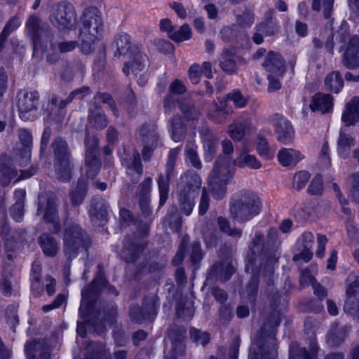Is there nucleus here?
Segmentation results:
<instances>
[{
	"instance_id": "nucleus-1",
	"label": "nucleus",
	"mask_w": 359,
	"mask_h": 359,
	"mask_svg": "<svg viewBox=\"0 0 359 359\" xmlns=\"http://www.w3.org/2000/svg\"><path fill=\"white\" fill-rule=\"evenodd\" d=\"M281 241L277 229L271 228L266 236L257 231L249 245L245 271L252 274L243 297L255 305L259 288V276L262 274L268 286L274 284V266L280 257Z\"/></svg>"
},
{
	"instance_id": "nucleus-2",
	"label": "nucleus",
	"mask_w": 359,
	"mask_h": 359,
	"mask_svg": "<svg viewBox=\"0 0 359 359\" xmlns=\"http://www.w3.org/2000/svg\"><path fill=\"white\" fill-rule=\"evenodd\" d=\"M98 290L95 285L90 289L82 290L79 314L83 321L77 323L76 329L78 334L82 337H86L87 329L89 332L101 334L106 323L112 325L115 323L116 311L112 304L93 303Z\"/></svg>"
},
{
	"instance_id": "nucleus-3",
	"label": "nucleus",
	"mask_w": 359,
	"mask_h": 359,
	"mask_svg": "<svg viewBox=\"0 0 359 359\" xmlns=\"http://www.w3.org/2000/svg\"><path fill=\"white\" fill-rule=\"evenodd\" d=\"M280 313L273 312L257 333L249 357L252 359H276L277 349L273 329L280 323Z\"/></svg>"
},
{
	"instance_id": "nucleus-4",
	"label": "nucleus",
	"mask_w": 359,
	"mask_h": 359,
	"mask_svg": "<svg viewBox=\"0 0 359 359\" xmlns=\"http://www.w3.org/2000/svg\"><path fill=\"white\" fill-rule=\"evenodd\" d=\"M147 246V241L137 233L127 235L123 241L121 258L128 264L125 274L129 279L138 280L146 271L144 262L135 263L141 257Z\"/></svg>"
},
{
	"instance_id": "nucleus-5",
	"label": "nucleus",
	"mask_w": 359,
	"mask_h": 359,
	"mask_svg": "<svg viewBox=\"0 0 359 359\" xmlns=\"http://www.w3.org/2000/svg\"><path fill=\"white\" fill-rule=\"evenodd\" d=\"M81 21V49L83 53L88 55L91 53L93 45L104 29L101 13L95 6L88 7L83 11Z\"/></svg>"
},
{
	"instance_id": "nucleus-6",
	"label": "nucleus",
	"mask_w": 359,
	"mask_h": 359,
	"mask_svg": "<svg viewBox=\"0 0 359 359\" xmlns=\"http://www.w3.org/2000/svg\"><path fill=\"white\" fill-rule=\"evenodd\" d=\"M201 179L195 172L188 171L180 178L177 187V196L180 212L189 216L191 214L195 206V198L198 196Z\"/></svg>"
},
{
	"instance_id": "nucleus-7",
	"label": "nucleus",
	"mask_w": 359,
	"mask_h": 359,
	"mask_svg": "<svg viewBox=\"0 0 359 359\" xmlns=\"http://www.w3.org/2000/svg\"><path fill=\"white\" fill-rule=\"evenodd\" d=\"M262 203L254 192L247 190L236 194L230 205V212L233 219L245 223L260 213Z\"/></svg>"
},
{
	"instance_id": "nucleus-8",
	"label": "nucleus",
	"mask_w": 359,
	"mask_h": 359,
	"mask_svg": "<svg viewBox=\"0 0 359 359\" xmlns=\"http://www.w3.org/2000/svg\"><path fill=\"white\" fill-rule=\"evenodd\" d=\"M235 173V168L229 157L219 156L208 176V186L213 196L220 200L226 193V185Z\"/></svg>"
},
{
	"instance_id": "nucleus-9",
	"label": "nucleus",
	"mask_w": 359,
	"mask_h": 359,
	"mask_svg": "<svg viewBox=\"0 0 359 359\" xmlns=\"http://www.w3.org/2000/svg\"><path fill=\"white\" fill-rule=\"evenodd\" d=\"M63 251L69 262L75 258L81 248L87 250L90 239L86 232L77 224L65 225L63 233Z\"/></svg>"
},
{
	"instance_id": "nucleus-10",
	"label": "nucleus",
	"mask_w": 359,
	"mask_h": 359,
	"mask_svg": "<svg viewBox=\"0 0 359 359\" xmlns=\"http://www.w3.org/2000/svg\"><path fill=\"white\" fill-rule=\"evenodd\" d=\"M51 149L57 178L62 182L69 181L72 177V154L67 141L62 137H56L51 143Z\"/></svg>"
},
{
	"instance_id": "nucleus-11",
	"label": "nucleus",
	"mask_w": 359,
	"mask_h": 359,
	"mask_svg": "<svg viewBox=\"0 0 359 359\" xmlns=\"http://www.w3.org/2000/svg\"><path fill=\"white\" fill-rule=\"evenodd\" d=\"M37 215L44 211L43 220L46 223L53 224L52 231L57 234L61 229L57 210V196L52 193L41 192L38 196Z\"/></svg>"
},
{
	"instance_id": "nucleus-12",
	"label": "nucleus",
	"mask_w": 359,
	"mask_h": 359,
	"mask_svg": "<svg viewBox=\"0 0 359 359\" xmlns=\"http://www.w3.org/2000/svg\"><path fill=\"white\" fill-rule=\"evenodd\" d=\"M37 170V166L32 165L28 170H20L18 176V172L13 165V158L4 153L0 155V184L4 187L8 186L13 180L16 182L31 177L36 173Z\"/></svg>"
},
{
	"instance_id": "nucleus-13",
	"label": "nucleus",
	"mask_w": 359,
	"mask_h": 359,
	"mask_svg": "<svg viewBox=\"0 0 359 359\" xmlns=\"http://www.w3.org/2000/svg\"><path fill=\"white\" fill-rule=\"evenodd\" d=\"M39 104L37 91L21 90L18 94V108L20 118L24 121H33Z\"/></svg>"
},
{
	"instance_id": "nucleus-14",
	"label": "nucleus",
	"mask_w": 359,
	"mask_h": 359,
	"mask_svg": "<svg viewBox=\"0 0 359 359\" xmlns=\"http://www.w3.org/2000/svg\"><path fill=\"white\" fill-rule=\"evenodd\" d=\"M180 148L177 147L170 151L166 163L165 175L162 173L158 177V188L159 191V206L162 207L168 198L169 183L174 175L175 161L180 153Z\"/></svg>"
},
{
	"instance_id": "nucleus-15",
	"label": "nucleus",
	"mask_w": 359,
	"mask_h": 359,
	"mask_svg": "<svg viewBox=\"0 0 359 359\" xmlns=\"http://www.w3.org/2000/svg\"><path fill=\"white\" fill-rule=\"evenodd\" d=\"M50 20L60 30L72 29L76 22L74 6L69 3L60 2L53 10Z\"/></svg>"
},
{
	"instance_id": "nucleus-16",
	"label": "nucleus",
	"mask_w": 359,
	"mask_h": 359,
	"mask_svg": "<svg viewBox=\"0 0 359 359\" xmlns=\"http://www.w3.org/2000/svg\"><path fill=\"white\" fill-rule=\"evenodd\" d=\"M159 304L158 298L154 296L146 298L142 307L137 305L132 306L129 312L131 320L137 324L153 320L157 313Z\"/></svg>"
},
{
	"instance_id": "nucleus-17",
	"label": "nucleus",
	"mask_w": 359,
	"mask_h": 359,
	"mask_svg": "<svg viewBox=\"0 0 359 359\" xmlns=\"http://www.w3.org/2000/svg\"><path fill=\"white\" fill-rule=\"evenodd\" d=\"M138 133L143 146V158L149 161L159 142L157 126L155 124H143L139 128Z\"/></svg>"
},
{
	"instance_id": "nucleus-18",
	"label": "nucleus",
	"mask_w": 359,
	"mask_h": 359,
	"mask_svg": "<svg viewBox=\"0 0 359 359\" xmlns=\"http://www.w3.org/2000/svg\"><path fill=\"white\" fill-rule=\"evenodd\" d=\"M26 27L28 34L31 36L34 43H41L53 40V34L49 25L43 22L35 15H31L27 22Z\"/></svg>"
},
{
	"instance_id": "nucleus-19",
	"label": "nucleus",
	"mask_w": 359,
	"mask_h": 359,
	"mask_svg": "<svg viewBox=\"0 0 359 359\" xmlns=\"http://www.w3.org/2000/svg\"><path fill=\"white\" fill-rule=\"evenodd\" d=\"M350 283L346 290L344 311L359 322V276H348Z\"/></svg>"
},
{
	"instance_id": "nucleus-20",
	"label": "nucleus",
	"mask_w": 359,
	"mask_h": 359,
	"mask_svg": "<svg viewBox=\"0 0 359 359\" xmlns=\"http://www.w3.org/2000/svg\"><path fill=\"white\" fill-rule=\"evenodd\" d=\"M269 121L273 127L277 140L283 143L288 144L293 141L294 131L290 122L283 115L275 114L269 117Z\"/></svg>"
},
{
	"instance_id": "nucleus-21",
	"label": "nucleus",
	"mask_w": 359,
	"mask_h": 359,
	"mask_svg": "<svg viewBox=\"0 0 359 359\" xmlns=\"http://www.w3.org/2000/svg\"><path fill=\"white\" fill-rule=\"evenodd\" d=\"M359 36H352L341 57V64L348 69H356L359 67Z\"/></svg>"
},
{
	"instance_id": "nucleus-22",
	"label": "nucleus",
	"mask_w": 359,
	"mask_h": 359,
	"mask_svg": "<svg viewBox=\"0 0 359 359\" xmlns=\"http://www.w3.org/2000/svg\"><path fill=\"white\" fill-rule=\"evenodd\" d=\"M314 243V236L309 231L304 232L298 238L297 248L299 252L293 257V261L297 262L303 260L309 262L313 257L312 248Z\"/></svg>"
},
{
	"instance_id": "nucleus-23",
	"label": "nucleus",
	"mask_w": 359,
	"mask_h": 359,
	"mask_svg": "<svg viewBox=\"0 0 359 359\" xmlns=\"http://www.w3.org/2000/svg\"><path fill=\"white\" fill-rule=\"evenodd\" d=\"M245 63L244 59L236 55L235 48H224L219 58L220 68L228 74H235L238 72V64Z\"/></svg>"
},
{
	"instance_id": "nucleus-24",
	"label": "nucleus",
	"mask_w": 359,
	"mask_h": 359,
	"mask_svg": "<svg viewBox=\"0 0 359 359\" xmlns=\"http://www.w3.org/2000/svg\"><path fill=\"white\" fill-rule=\"evenodd\" d=\"M74 100L73 95L69 94L66 99H60L53 95L50 101V107L48 109V120L60 123L65 115V107Z\"/></svg>"
},
{
	"instance_id": "nucleus-25",
	"label": "nucleus",
	"mask_w": 359,
	"mask_h": 359,
	"mask_svg": "<svg viewBox=\"0 0 359 359\" xmlns=\"http://www.w3.org/2000/svg\"><path fill=\"white\" fill-rule=\"evenodd\" d=\"M109 205L107 201L100 196H95L91 199L89 210L91 221L99 225L107 222Z\"/></svg>"
},
{
	"instance_id": "nucleus-26",
	"label": "nucleus",
	"mask_w": 359,
	"mask_h": 359,
	"mask_svg": "<svg viewBox=\"0 0 359 359\" xmlns=\"http://www.w3.org/2000/svg\"><path fill=\"white\" fill-rule=\"evenodd\" d=\"M263 67L269 74L281 76L285 72V61L278 53L269 51L263 63Z\"/></svg>"
},
{
	"instance_id": "nucleus-27",
	"label": "nucleus",
	"mask_w": 359,
	"mask_h": 359,
	"mask_svg": "<svg viewBox=\"0 0 359 359\" xmlns=\"http://www.w3.org/2000/svg\"><path fill=\"white\" fill-rule=\"evenodd\" d=\"M232 113L233 110L228 107L226 100L214 101L209 110L208 117L216 123H223Z\"/></svg>"
},
{
	"instance_id": "nucleus-28",
	"label": "nucleus",
	"mask_w": 359,
	"mask_h": 359,
	"mask_svg": "<svg viewBox=\"0 0 359 359\" xmlns=\"http://www.w3.org/2000/svg\"><path fill=\"white\" fill-rule=\"evenodd\" d=\"M25 353L27 359H34L39 356V359H49L50 357L48 346L42 340H34L27 343L25 345Z\"/></svg>"
},
{
	"instance_id": "nucleus-29",
	"label": "nucleus",
	"mask_w": 359,
	"mask_h": 359,
	"mask_svg": "<svg viewBox=\"0 0 359 359\" xmlns=\"http://www.w3.org/2000/svg\"><path fill=\"white\" fill-rule=\"evenodd\" d=\"M341 121L346 127L353 126L359 121V97H354L346 104Z\"/></svg>"
},
{
	"instance_id": "nucleus-30",
	"label": "nucleus",
	"mask_w": 359,
	"mask_h": 359,
	"mask_svg": "<svg viewBox=\"0 0 359 359\" xmlns=\"http://www.w3.org/2000/svg\"><path fill=\"white\" fill-rule=\"evenodd\" d=\"M97 269H98V271H97V272L96 273V276L94 278V280H93V282L91 283L90 285L88 286V287L84 288L83 290L90 289V288H91L92 287H93L95 285V288H98L99 290H98V292H97V294L95 296V299L93 300V303H95L97 302H101V303H102L104 304H112L114 306V307H115L116 311L117 312L116 307V306H115V304L114 303H112V302H106L97 299V296H98L99 293L100 292L102 287H107L108 290H109V292L114 294L115 296H118V291L116 290V289L114 286L107 285V280L105 279V278H104V276L103 275L102 266L101 264H98Z\"/></svg>"
},
{
	"instance_id": "nucleus-31",
	"label": "nucleus",
	"mask_w": 359,
	"mask_h": 359,
	"mask_svg": "<svg viewBox=\"0 0 359 359\" xmlns=\"http://www.w3.org/2000/svg\"><path fill=\"white\" fill-rule=\"evenodd\" d=\"M318 347L311 343L309 351L305 347H300L297 342H292L289 350V359H316Z\"/></svg>"
},
{
	"instance_id": "nucleus-32",
	"label": "nucleus",
	"mask_w": 359,
	"mask_h": 359,
	"mask_svg": "<svg viewBox=\"0 0 359 359\" xmlns=\"http://www.w3.org/2000/svg\"><path fill=\"white\" fill-rule=\"evenodd\" d=\"M332 102L333 97L331 95L318 93L313 96L309 107L313 111H319L325 114L332 110Z\"/></svg>"
},
{
	"instance_id": "nucleus-33",
	"label": "nucleus",
	"mask_w": 359,
	"mask_h": 359,
	"mask_svg": "<svg viewBox=\"0 0 359 359\" xmlns=\"http://www.w3.org/2000/svg\"><path fill=\"white\" fill-rule=\"evenodd\" d=\"M350 330L349 325H339L338 323H333L327 334V342L332 346H339L344 341Z\"/></svg>"
},
{
	"instance_id": "nucleus-34",
	"label": "nucleus",
	"mask_w": 359,
	"mask_h": 359,
	"mask_svg": "<svg viewBox=\"0 0 359 359\" xmlns=\"http://www.w3.org/2000/svg\"><path fill=\"white\" fill-rule=\"evenodd\" d=\"M355 144V139L350 134L346 133L345 128H341L337 141V150L340 156L346 158Z\"/></svg>"
},
{
	"instance_id": "nucleus-35",
	"label": "nucleus",
	"mask_w": 359,
	"mask_h": 359,
	"mask_svg": "<svg viewBox=\"0 0 359 359\" xmlns=\"http://www.w3.org/2000/svg\"><path fill=\"white\" fill-rule=\"evenodd\" d=\"M274 11L269 10L264 15V20L257 26V32L264 34L265 36L274 35L278 31V26L274 18Z\"/></svg>"
},
{
	"instance_id": "nucleus-36",
	"label": "nucleus",
	"mask_w": 359,
	"mask_h": 359,
	"mask_svg": "<svg viewBox=\"0 0 359 359\" xmlns=\"http://www.w3.org/2000/svg\"><path fill=\"white\" fill-rule=\"evenodd\" d=\"M43 252L48 257H54L59 250V244L56 239L50 233H43L39 238Z\"/></svg>"
},
{
	"instance_id": "nucleus-37",
	"label": "nucleus",
	"mask_w": 359,
	"mask_h": 359,
	"mask_svg": "<svg viewBox=\"0 0 359 359\" xmlns=\"http://www.w3.org/2000/svg\"><path fill=\"white\" fill-rule=\"evenodd\" d=\"M252 123L248 119L239 118L229 126L230 136L236 140H241L250 131Z\"/></svg>"
},
{
	"instance_id": "nucleus-38",
	"label": "nucleus",
	"mask_w": 359,
	"mask_h": 359,
	"mask_svg": "<svg viewBox=\"0 0 359 359\" xmlns=\"http://www.w3.org/2000/svg\"><path fill=\"white\" fill-rule=\"evenodd\" d=\"M147 56L140 53L133 55L132 61L126 62L123 67V72L126 75L130 74V70L133 74L137 75L139 72L143 71L146 67Z\"/></svg>"
},
{
	"instance_id": "nucleus-39",
	"label": "nucleus",
	"mask_w": 359,
	"mask_h": 359,
	"mask_svg": "<svg viewBox=\"0 0 359 359\" xmlns=\"http://www.w3.org/2000/svg\"><path fill=\"white\" fill-rule=\"evenodd\" d=\"M88 191V182L84 179H79L76 185L69 192L70 201L74 206L80 205L86 198Z\"/></svg>"
},
{
	"instance_id": "nucleus-40",
	"label": "nucleus",
	"mask_w": 359,
	"mask_h": 359,
	"mask_svg": "<svg viewBox=\"0 0 359 359\" xmlns=\"http://www.w3.org/2000/svg\"><path fill=\"white\" fill-rule=\"evenodd\" d=\"M325 90L334 93H339L344 87V79L339 71H333L324 79Z\"/></svg>"
},
{
	"instance_id": "nucleus-41",
	"label": "nucleus",
	"mask_w": 359,
	"mask_h": 359,
	"mask_svg": "<svg viewBox=\"0 0 359 359\" xmlns=\"http://www.w3.org/2000/svg\"><path fill=\"white\" fill-rule=\"evenodd\" d=\"M122 163L127 167V173L131 176V180L137 183L143 172V168L141 163V158L138 153L134 154L131 162L126 163V160H122Z\"/></svg>"
},
{
	"instance_id": "nucleus-42",
	"label": "nucleus",
	"mask_w": 359,
	"mask_h": 359,
	"mask_svg": "<svg viewBox=\"0 0 359 359\" xmlns=\"http://www.w3.org/2000/svg\"><path fill=\"white\" fill-rule=\"evenodd\" d=\"M302 158L299 151L292 149H282L278 151V159L283 166L296 165Z\"/></svg>"
},
{
	"instance_id": "nucleus-43",
	"label": "nucleus",
	"mask_w": 359,
	"mask_h": 359,
	"mask_svg": "<svg viewBox=\"0 0 359 359\" xmlns=\"http://www.w3.org/2000/svg\"><path fill=\"white\" fill-rule=\"evenodd\" d=\"M170 126L171 137L175 142H180L185 137L186 127L180 116H174L170 120Z\"/></svg>"
},
{
	"instance_id": "nucleus-44",
	"label": "nucleus",
	"mask_w": 359,
	"mask_h": 359,
	"mask_svg": "<svg viewBox=\"0 0 359 359\" xmlns=\"http://www.w3.org/2000/svg\"><path fill=\"white\" fill-rule=\"evenodd\" d=\"M88 121L90 126L97 130H103L109 123L105 114L98 108L89 111Z\"/></svg>"
},
{
	"instance_id": "nucleus-45",
	"label": "nucleus",
	"mask_w": 359,
	"mask_h": 359,
	"mask_svg": "<svg viewBox=\"0 0 359 359\" xmlns=\"http://www.w3.org/2000/svg\"><path fill=\"white\" fill-rule=\"evenodd\" d=\"M116 51L114 56L119 57L121 55H126L129 53L131 47L130 37L126 33H120L115 38Z\"/></svg>"
},
{
	"instance_id": "nucleus-46",
	"label": "nucleus",
	"mask_w": 359,
	"mask_h": 359,
	"mask_svg": "<svg viewBox=\"0 0 359 359\" xmlns=\"http://www.w3.org/2000/svg\"><path fill=\"white\" fill-rule=\"evenodd\" d=\"M4 195V192L0 190V234L6 237V240L8 245L9 238L7 236H8L11 229L7 222Z\"/></svg>"
},
{
	"instance_id": "nucleus-47",
	"label": "nucleus",
	"mask_w": 359,
	"mask_h": 359,
	"mask_svg": "<svg viewBox=\"0 0 359 359\" xmlns=\"http://www.w3.org/2000/svg\"><path fill=\"white\" fill-rule=\"evenodd\" d=\"M205 159L211 161L217 153V139L212 134H208L204 137Z\"/></svg>"
},
{
	"instance_id": "nucleus-48",
	"label": "nucleus",
	"mask_w": 359,
	"mask_h": 359,
	"mask_svg": "<svg viewBox=\"0 0 359 359\" xmlns=\"http://www.w3.org/2000/svg\"><path fill=\"white\" fill-rule=\"evenodd\" d=\"M100 166L101 161L97 155L85 156V170L88 177H95Z\"/></svg>"
},
{
	"instance_id": "nucleus-49",
	"label": "nucleus",
	"mask_w": 359,
	"mask_h": 359,
	"mask_svg": "<svg viewBox=\"0 0 359 359\" xmlns=\"http://www.w3.org/2000/svg\"><path fill=\"white\" fill-rule=\"evenodd\" d=\"M186 330L184 327H180L176 325L171 327L168 330V337L172 341L175 348H179L180 352H184V346L181 341L184 337Z\"/></svg>"
},
{
	"instance_id": "nucleus-50",
	"label": "nucleus",
	"mask_w": 359,
	"mask_h": 359,
	"mask_svg": "<svg viewBox=\"0 0 359 359\" xmlns=\"http://www.w3.org/2000/svg\"><path fill=\"white\" fill-rule=\"evenodd\" d=\"M186 253L189 255V261L191 264L198 267V264L203 257L200 243L198 241H194L191 245H189L188 241Z\"/></svg>"
},
{
	"instance_id": "nucleus-51",
	"label": "nucleus",
	"mask_w": 359,
	"mask_h": 359,
	"mask_svg": "<svg viewBox=\"0 0 359 359\" xmlns=\"http://www.w3.org/2000/svg\"><path fill=\"white\" fill-rule=\"evenodd\" d=\"M13 163H17L20 167H25L31 160V151L28 148H15L13 151Z\"/></svg>"
},
{
	"instance_id": "nucleus-52",
	"label": "nucleus",
	"mask_w": 359,
	"mask_h": 359,
	"mask_svg": "<svg viewBox=\"0 0 359 359\" xmlns=\"http://www.w3.org/2000/svg\"><path fill=\"white\" fill-rule=\"evenodd\" d=\"M177 317L184 320H190L194 315V309L191 302L180 301L176 311Z\"/></svg>"
},
{
	"instance_id": "nucleus-53",
	"label": "nucleus",
	"mask_w": 359,
	"mask_h": 359,
	"mask_svg": "<svg viewBox=\"0 0 359 359\" xmlns=\"http://www.w3.org/2000/svg\"><path fill=\"white\" fill-rule=\"evenodd\" d=\"M84 145L85 156L97 155L99 140L96 136L91 135L88 130H86Z\"/></svg>"
},
{
	"instance_id": "nucleus-54",
	"label": "nucleus",
	"mask_w": 359,
	"mask_h": 359,
	"mask_svg": "<svg viewBox=\"0 0 359 359\" xmlns=\"http://www.w3.org/2000/svg\"><path fill=\"white\" fill-rule=\"evenodd\" d=\"M123 102L129 115L135 116L137 113V103L135 93L130 88L125 91Z\"/></svg>"
},
{
	"instance_id": "nucleus-55",
	"label": "nucleus",
	"mask_w": 359,
	"mask_h": 359,
	"mask_svg": "<svg viewBox=\"0 0 359 359\" xmlns=\"http://www.w3.org/2000/svg\"><path fill=\"white\" fill-rule=\"evenodd\" d=\"M179 107L187 121H194L200 116V112L191 102H180Z\"/></svg>"
},
{
	"instance_id": "nucleus-56",
	"label": "nucleus",
	"mask_w": 359,
	"mask_h": 359,
	"mask_svg": "<svg viewBox=\"0 0 359 359\" xmlns=\"http://www.w3.org/2000/svg\"><path fill=\"white\" fill-rule=\"evenodd\" d=\"M191 31L190 27L184 24L177 31L171 30L169 32V38L176 42H181L188 40L191 37Z\"/></svg>"
},
{
	"instance_id": "nucleus-57",
	"label": "nucleus",
	"mask_w": 359,
	"mask_h": 359,
	"mask_svg": "<svg viewBox=\"0 0 359 359\" xmlns=\"http://www.w3.org/2000/svg\"><path fill=\"white\" fill-rule=\"evenodd\" d=\"M257 150L261 157L271 160L274 157L273 151H271L266 139L262 136L257 138Z\"/></svg>"
},
{
	"instance_id": "nucleus-58",
	"label": "nucleus",
	"mask_w": 359,
	"mask_h": 359,
	"mask_svg": "<svg viewBox=\"0 0 359 359\" xmlns=\"http://www.w3.org/2000/svg\"><path fill=\"white\" fill-rule=\"evenodd\" d=\"M350 186L349 196L352 199L359 203V172H355L348 177Z\"/></svg>"
},
{
	"instance_id": "nucleus-59",
	"label": "nucleus",
	"mask_w": 359,
	"mask_h": 359,
	"mask_svg": "<svg viewBox=\"0 0 359 359\" xmlns=\"http://www.w3.org/2000/svg\"><path fill=\"white\" fill-rule=\"evenodd\" d=\"M190 339L196 344L205 346L210 341V334L207 332H203L192 327L189 331Z\"/></svg>"
},
{
	"instance_id": "nucleus-60",
	"label": "nucleus",
	"mask_w": 359,
	"mask_h": 359,
	"mask_svg": "<svg viewBox=\"0 0 359 359\" xmlns=\"http://www.w3.org/2000/svg\"><path fill=\"white\" fill-rule=\"evenodd\" d=\"M238 165L242 168L247 166L255 170L259 169L262 167L261 162L255 156L251 154L241 155Z\"/></svg>"
},
{
	"instance_id": "nucleus-61",
	"label": "nucleus",
	"mask_w": 359,
	"mask_h": 359,
	"mask_svg": "<svg viewBox=\"0 0 359 359\" xmlns=\"http://www.w3.org/2000/svg\"><path fill=\"white\" fill-rule=\"evenodd\" d=\"M307 191L312 196H320L323 192V177L320 175H317L309 185Z\"/></svg>"
},
{
	"instance_id": "nucleus-62",
	"label": "nucleus",
	"mask_w": 359,
	"mask_h": 359,
	"mask_svg": "<svg viewBox=\"0 0 359 359\" xmlns=\"http://www.w3.org/2000/svg\"><path fill=\"white\" fill-rule=\"evenodd\" d=\"M227 99L232 101L235 107L238 108L245 107L248 102V99L245 97L240 90H234L227 95Z\"/></svg>"
},
{
	"instance_id": "nucleus-63",
	"label": "nucleus",
	"mask_w": 359,
	"mask_h": 359,
	"mask_svg": "<svg viewBox=\"0 0 359 359\" xmlns=\"http://www.w3.org/2000/svg\"><path fill=\"white\" fill-rule=\"evenodd\" d=\"M334 36L339 43H342L339 50L341 51L344 48V43L346 39L349 36L348 25L346 21L344 20L341 22L339 29L334 33Z\"/></svg>"
},
{
	"instance_id": "nucleus-64",
	"label": "nucleus",
	"mask_w": 359,
	"mask_h": 359,
	"mask_svg": "<svg viewBox=\"0 0 359 359\" xmlns=\"http://www.w3.org/2000/svg\"><path fill=\"white\" fill-rule=\"evenodd\" d=\"M310 177L311 175L307 171H300L296 173L293 177L294 188L297 191H300L306 186Z\"/></svg>"
}]
</instances>
